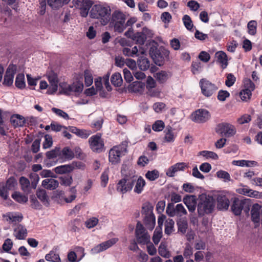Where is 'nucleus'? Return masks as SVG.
I'll use <instances>...</instances> for the list:
<instances>
[{
  "label": "nucleus",
  "instance_id": "obj_31",
  "mask_svg": "<svg viewBox=\"0 0 262 262\" xmlns=\"http://www.w3.org/2000/svg\"><path fill=\"white\" fill-rule=\"evenodd\" d=\"M159 254L163 257L168 258L171 256L170 251L167 249V245L165 242H161L159 248Z\"/></svg>",
  "mask_w": 262,
  "mask_h": 262
},
{
  "label": "nucleus",
  "instance_id": "obj_33",
  "mask_svg": "<svg viewBox=\"0 0 262 262\" xmlns=\"http://www.w3.org/2000/svg\"><path fill=\"white\" fill-rule=\"evenodd\" d=\"M177 224L178 225V231L184 234L186 232L187 229L188 224L187 221L183 217L180 218L177 221Z\"/></svg>",
  "mask_w": 262,
  "mask_h": 262
},
{
  "label": "nucleus",
  "instance_id": "obj_52",
  "mask_svg": "<svg viewBox=\"0 0 262 262\" xmlns=\"http://www.w3.org/2000/svg\"><path fill=\"white\" fill-rule=\"evenodd\" d=\"M216 175L217 178L223 179L225 182L230 181V174L226 171L219 170L216 172Z\"/></svg>",
  "mask_w": 262,
  "mask_h": 262
},
{
  "label": "nucleus",
  "instance_id": "obj_25",
  "mask_svg": "<svg viewBox=\"0 0 262 262\" xmlns=\"http://www.w3.org/2000/svg\"><path fill=\"white\" fill-rule=\"evenodd\" d=\"M73 170V165L65 164L56 167L54 169V172L57 174H63L69 173Z\"/></svg>",
  "mask_w": 262,
  "mask_h": 262
},
{
  "label": "nucleus",
  "instance_id": "obj_22",
  "mask_svg": "<svg viewBox=\"0 0 262 262\" xmlns=\"http://www.w3.org/2000/svg\"><path fill=\"white\" fill-rule=\"evenodd\" d=\"M47 159L45 160L44 163L48 167L52 166L51 164L48 163L50 159H54L58 157L60 159V147H56L54 149L49 151L46 154Z\"/></svg>",
  "mask_w": 262,
  "mask_h": 262
},
{
  "label": "nucleus",
  "instance_id": "obj_40",
  "mask_svg": "<svg viewBox=\"0 0 262 262\" xmlns=\"http://www.w3.org/2000/svg\"><path fill=\"white\" fill-rule=\"evenodd\" d=\"M174 225V222L173 220L170 219L166 220L165 223V233L170 235L173 231Z\"/></svg>",
  "mask_w": 262,
  "mask_h": 262
},
{
  "label": "nucleus",
  "instance_id": "obj_13",
  "mask_svg": "<svg viewBox=\"0 0 262 262\" xmlns=\"http://www.w3.org/2000/svg\"><path fill=\"white\" fill-rule=\"evenodd\" d=\"M191 117L193 121L198 123H202L209 120L210 114L207 110L199 109L191 114Z\"/></svg>",
  "mask_w": 262,
  "mask_h": 262
},
{
  "label": "nucleus",
  "instance_id": "obj_60",
  "mask_svg": "<svg viewBox=\"0 0 262 262\" xmlns=\"http://www.w3.org/2000/svg\"><path fill=\"white\" fill-rule=\"evenodd\" d=\"M162 231L161 230V229H158L157 228L156 229V230L154 231V235L152 237V240L154 243L157 245L158 244L161 237H162Z\"/></svg>",
  "mask_w": 262,
  "mask_h": 262
},
{
  "label": "nucleus",
  "instance_id": "obj_47",
  "mask_svg": "<svg viewBox=\"0 0 262 262\" xmlns=\"http://www.w3.org/2000/svg\"><path fill=\"white\" fill-rule=\"evenodd\" d=\"M85 84L86 86H90L93 82L92 73L89 70L84 71Z\"/></svg>",
  "mask_w": 262,
  "mask_h": 262
},
{
  "label": "nucleus",
  "instance_id": "obj_18",
  "mask_svg": "<svg viewBox=\"0 0 262 262\" xmlns=\"http://www.w3.org/2000/svg\"><path fill=\"white\" fill-rule=\"evenodd\" d=\"M230 202L226 196L220 194L217 198V207L221 210H227L229 206Z\"/></svg>",
  "mask_w": 262,
  "mask_h": 262
},
{
  "label": "nucleus",
  "instance_id": "obj_7",
  "mask_svg": "<svg viewBox=\"0 0 262 262\" xmlns=\"http://www.w3.org/2000/svg\"><path fill=\"white\" fill-rule=\"evenodd\" d=\"M215 130L217 134L227 138L233 136L236 133L235 126L227 122L219 123L217 125Z\"/></svg>",
  "mask_w": 262,
  "mask_h": 262
},
{
  "label": "nucleus",
  "instance_id": "obj_62",
  "mask_svg": "<svg viewBox=\"0 0 262 262\" xmlns=\"http://www.w3.org/2000/svg\"><path fill=\"white\" fill-rule=\"evenodd\" d=\"M239 96L243 101H247L250 98L251 92L249 90L244 89L240 92Z\"/></svg>",
  "mask_w": 262,
  "mask_h": 262
},
{
  "label": "nucleus",
  "instance_id": "obj_16",
  "mask_svg": "<svg viewBox=\"0 0 262 262\" xmlns=\"http://www.w3.org/2000/svg\"><path fill=\"white\" fill-rule=\"evenodd\" d=\"M47 77L50 84L48 93L49 94H52L57 91L58 83L57 75L54 72H50L47 74Z\"/></svg>",
  "mask_w": 262,
  "mask_h": 262
},
{
  "label": "nucleus",
  "instance_id": "obj_55",
  "mask_svg": "<svg viewBox=\"0 0 262 262\" xmlns=\"http://www.w3.org/2000/svg\"><path fill=\"white\" fill-rule=\"evenodd\" d=\"M165 127V124L162 120L156 121L152 125V129L155 132H160Z\"/></svg>",
  "mask_w": 262,
  "mask_h": 262
},
{
  "label": "nucleus",
  "instance_id": "obj_45",
  "mask_svg": "<svg viewBox=\"0 0 262 262\" xmlns=\"http://www.w3.org/2000/svg\"><path fill=\"white\" fill-rule=\"evenodd\" d=\"M182 20L185 27L188 30L191 31L193 27V24L190 17L186 14L182 18Z\"/></svg>",
  "mask_w": 262,
  "mask_h": 262
},
{
  "label": "nucleus",
  "instance_id": "obj_63",
  "mask_svg": "<svg viewBox=\"0 0 262 262\" xmlns=\"http://www.w3.org/2000/svg\"><path fill=\"white\" fill-rule=\"evenodd\" d=\"M251 213L252 221L254 223H258L260 220L259 211L253 207L251 210Z\"/></svg>",
  "mask_w": 262,
  "mask_h": 262
},
{
  "label": "nucleus",
  "instance_id": "obj_10",
  "mask_svg": "<svg viewBox=\"0 0 262 262\" xmlns=\"http://www.w3.org/2000/svg\"><path fill=\"white\" fill-rule=\"evenodd\" d=\"M91 149L95 152H100L104 148V142L100 134L92 136L89 139Z\"/></svg>",
  "mask_w": 262,
  "mask_h": 262
},
{
  "label": "nucleus",
  "instance_id": "obj_17",
  "mask_svg": "<svg viewBox=\"0 0 262 262\" xmlns=\"http://www.w3.org/2000/svg\"><path fill=\"white\" fill-rule=\"evenodd\" d=\"M187 166V164L184 162L177 163L169 167L167 169L166 174L167 176L170 177H174L178 171L184 170Z\"/></svg>",
  "mask_w": 262,
  "mask_h": 262
},
{
  "label": "nucleus",
  "instance_id": "obj_38",
  "mask_svg": "<svg viewBox=\"0 0 262 262\" xmlns=\"http://www.w3.org/2000/svg\"><path fill=\"white\" fill-rule=\"evenodd\" d=\"M138 65L141 70L146 71L150 67V62L149 60L144 57H141L137 61Z\"/></svg>",
  "mask_w": 262,
  "mask_h": 262
},
{
  "label": "nucleus",
  "instance_id": "obj_30",
  "mask_svg": "<svg viewBox=\"0 0 262 262\" xmlns=\"http://www.w3.org/2000/svg\"><path fill=\"white\" fill-rule=\"evenodd\" d=\"M10 122L14 127H16L23 126L25 124V120L21 115H14L11 117Z\"/></svg>",
  "mask_w": 262,
  "mask_h": 262
},
{
  "label": "nucleus",
  "instance_id": "obj_51",
  "mask_svg": "<svg viewBox=\"0 0 262 262\" xmlns=\"http://www.w3.org/2000/svg\"><path fill=\"white\" fill-rule=\"evenodd\" d=\"M51 110L56 115L63 118L65 120H69L70 119L68 114L60 109L53 107L52 108Z\"/></svg>",
  "mask_w": 262,
  "mask_h": 262
},
{
  "label": "nucleus",
  "instance_id": "obj_37",
  "mask_svg": "<svg viewBox=\"0 0 262 262\" xmlns=\"http://www.w3.org/2000/svg\"><path fill=\"white\" fill-rule=\"evenodd\" d=\"M15 86L20 89H24L26 86L25 75L24 74H18L15 79Z\"/></svg>",
  "mask_w": 262,
  "mask_h": 262
},
{
  "label": "nucleus",
  "instance_id": "obj_35",
  "mask_svg": "<svg viewBox=\"0 0 262 262\" xmlns=\"http://www.w3.org/2000/svg\"><path fill=\"white\" fill-rule=\"evenodd\" d=\"M60 184L65 187L70 186L73 182L72 176L70 174L64 175L59 177Z\"/></svg>",
  "mask_w": 262,
  "mask_h": 262
},
{
  "label": "nucleus",
  "instance_id": "obj_2",
  "mask_svg": "<svg viewBox=\"0 0 262 262\" xmlns=\"http://www.w3.org/2000/svg\"><path fill=\"white\" fill-rule=\"evenodd\" d=\"M137 176L135 171H131L129 174L125 175L117 184L116 190L118 192L125 194L130 191L136 181Z\"/></svg>",
  "mask_w": 262,
  "mask_h": 262
},
{
  "label": "nucleus",
  "instance_id": "obj_61",
  "mask_svg": "<svg viewBox=\"0 0 262 262\" xmlns=\"http://www.w3.org/2000/svg\"><path fill=\"white\" fill-rule=\"evenodd\" d=\"M230 93L224 90H220L217 94V99L220 101H225L227 98L229 97Z\"/></svg>",
  "mask_w": 262,
  "mask_h": 262
},
{
  "label": "nucleus",
  "instance_id": "obj_57",
  "mask_svg": "<svg viewBox=\"0 0 262 262\" xmlns=\"http://www.w3.org/2000/svg\"><path fill=\"white\" fill-rule=\"evenodd\" d=\"M243 82L245 90H249L250 92L254 90L255 85L250 79L245 78Z\"/></svg>",
  "mask_w": 262,
  "mask_h": 262
},
{
  "label": "nucleus",
  "instance_id": "obj_58",
  "mask_svg": "<svg viewBox=\"0 0 262 262\" xmlns=\"http://www.w3.org/2000/svg\"><path fill=\"white\" fill-rule=\"evenodd\" d=\"M238 192L242 194L246 195L250 197L254 196L258 192L256 191H252V190L247 188L239 189Z\"/></svg>",
  "mask_w": 262,
  "mask_h": 262
},
{
  "label": "nucleus",
  "instance_id": "obj_48",
  "mask_svg": "<svg viewBox=\"0 0 262 262\" xmlns=\"http://www.w3.org/2000/svg\"><path fill=\"white\" fill-rule=\"evenodd\" d=\"M199 155L205 157L206 159L210 158L213 160H216L219 158L216 153L211 151H201L199 152Z\"/></svg>",
  "mask_w": 262,
  "mask_h": 262
},
{
  "label": "nucleus",
  "instance_id": "obj_39",
  "mask_svg": "<svg viewBox=\"0 0 262 262\" xmlns=\"http://www.w3.org/2000/svg\"><path fill=\"white\" fill-rule=\"evenodd\" d=\"M36 195L39 200H40L45 205L49 204V198L45 190H38L37 191Z\"/></svg>",
  "mask_w": 262,
  "mask_h": 262
},
{
  "label": "nucleus",
  "instance_id": "obj_14",
  "mask_svg": "<svg viewBox=\"0 0 262 262\" xmlns=\"http://www.w3.org/2000/svg\"><path fill=\"white\" fill-rule=\"evenodd\" d=\"M249 205L248 199H239L234 198L231 207V211L235 215H239L243 209L246 206Z\"/></svg>",
  "mask_w": 262,
  "mask_h": 262
},
{
  "label": "nucleus",
  "instance_id": "obj_43",
  "mask_svg": "<svg viewBox=\"0 0 262 262\" xmlns=\"http://www.w3.org/2000/svg\"><path fill=\"white\" fill-rule=\"evenodd\" d=\"M111 81L112 83L115 86H119L121 85L122 82L121 74L119 73L113 74L111 77Z\"/></svg>",
  "mask_w": 262,
  "mask_h": 262
},
{
  "label": "nucleus",
  "instance_id": "obj_59",
  "mask_svg": "<svg viewBox=\"0 0 262 262\" xmlns=\"http://www.w3.org/2000/svg\"><path fill=\"white\" fill-rule=\"evenodd\" d=\"M13 242L10 238H7L2 246L3 250L6 252H9L13 246Z\"/></svg>",
  "mask_w": 262,
  "mask_h": 262
},
{
  "label": "nucleus",
  "instance_id": "obj_34",
  "mask_svg": "<svg viewBox=\"0 0 262 262\" xmlns=\"http://www.w3.org/2000/svg\"><path fill=\"white\" fill-rule=\"evenodd\" d=\"M74 157L73 151L68 147L60 150V159H72Z\"/></svg>",
  "mask_w": 262,
  "mask_h": 262
},
{
  "label": "nucleus",
  "instance_id": "obj_20",
  "mask_svg": "<svg viewBox=\"0 0 262 262\" xmlns=\"http://www.w3.org/2000/svg\"><path fill=\"white\" fill-rule=\"evenodd\" d=\"M14 235L18 239H24L27 236V230L25 226L18 225L14 229Z\"/></svg>",
  "mask_w": 262,
  "mask_h": 262
},
{
  "label": "nucleus",
  "instance_id": "obj_36",
  "mask_svg": "<svg viewBox=\"0 0 262 262\" xmlns=\"http://www.w3.org/2000/svg\"><path fill=\"white\" fill-rule=\"evenodd\" d=\"M14 74L13 72L7 71L4 76L3 84L6 86H10L13 82Z\"/></svg>",
  "mask_w": 262,
  "mask_h": 262
},
{
  "label": "nucleus",
  "instance_id": "obj_49",
  "mask_svg": "<svg viewBox=\"0 0 262 262\" xmlns=\"http://www.w3.org/2000/svg\"><path fill=\"white\" fill-rule=\"evenodd\" d=\"M193 254V248L189 243L185 244V248L183 251V256L185 258H189Z\"/></svg>",
  "mask_w": 262,
  "mask_h": 262
},
{
  "label": "nucleus",
  "instance_id": "obj_53",
  "mask_svg": "<svg viewBox=\"0 0 262 262\" xmlns=\"http://www.w3.org/2000/svg\"><path fill=\"white\" fill-rule=\"evenodd\" d=\"M257 23L255 20H251L248 24V29L249 33L254 35L256 32Z\"/></svg>",
  "mask_w": 262,
  "mask_h": 262
},
{
  "label": "nucleus",
  "instance_id": "obj_21",
  "mask_svg": "<svg viewBox=\"0 0 262 262\" xmlns=\"http://www.w3.org/2000/svg\"><path fill=\"white\" fill-rule=\"evenodd\" d=\"M41 185L45 188L53 190L58 187L59 182L53 178L46 179L42 181Z\"/></svg>",
  "mask_w": 262,
  "mask_h": 262
},
{
  "label": "nucleus",
  "instance_id": "obj_27",
  "mask_svg": "<svg viewBox=\"0 0 262 262\" xmlns=\"http://www.w3.org/2000/svg\"><path fill=\"white\" fill-rule=\"evenodd\" d=\"M217 61L221 64L223 69H225L228 65L227 56L223 51H219L215 53Z\"/></svg>",
  "mask_w": 262,
  "mask_h": 262
},
{
  "label": "nucleus",
  "instance_id": "obj_46",
  "mask_svg": "<svg viewBox=\"0 0 262 262\" xmlns=\"http://www.w3.org/2000/svg\"><path fill=\"white\" fill-rule=\"evenodd\" d=\"M146 39L145 34L142 32H137L134 35V40L141 45L144 44Z\"/></svg>",
  "mask_w": 262,
  "mask_h": 262
},
{
  "label": "nucleus",
  "instance_id": "obj_8",
  "mask_svg": "<svg viewBox=\"0 0 262 262\" xmlns=\"http://www.w3.org/2000/svg\"><path fill=\"white\" fill-rule=\"evenodd\" d=\"M166 212L168 216L170 217L177 216L180 218L187 213V210L182 204H178L174 207L172 203H168Z\"/></svg>",
  "mask_w": 262,
  "mask_h": 262
},
{
  "label": "nucleus",
  "instance_id": "obj_3",
  "mask_svg": "<svg viewBox=\"0 0 262 262\" xmlns=\"http://www.w3.org/2000/svg\"><path fill=\"white\" fill-rule=\"evenodd\" d=\"M214 207V202L212 196L202 194L199 196L198 212L199 216L212 212Z\"/></svg>",
  "mask_w": 262,
  "mask_h": 262
},
{
  "label": "nucleus",
  "instance_id": "obj_41",
  "mask_svg": "<svg viewBox=\"0 0 262 262\" xmlns=\"http://www.w3.org/2000/svg\"><path fill=\"white\" fill-rule=\"evenodd\" d=\"M19 183L21 189L25 192H28L30 190V185L29 180L24 177H21L19 179Z\"/></svg>",
  "mask_w": 262,
  "mask_h": 262
},
{
  "label": "nucleus",
  "instance_id": "obj_6",
  "mask_svg": "<svg viewBox=\"0 0 262 262\" xmlns=\"http://www.w3.org/2000/svg\"><path fill=\"white\" fill-rule=\"evenodd\" d=\"M59 86L61 89V93L69 95L72 93H81L83 89V83L80 81L74 82L72 84H68L66 83H60Z\"/></svg>",
  "mask_w": 262,
  "mask_h": 262
},
{
  "label": "nucleus",
  "instance_id": "obj_50",
  "mask_svg": "<svg viewBox=\"0 0 262 262\" xmlns=\"http://www.w3.org/2000/svg\"><path fill=\"white\" fill-rule=\"evenodd\" d=\"M159 176V172L157 170H153L151 171H148L145 174L146 179L150 181H155Z\"/></svg>",
  "mask_w": 262,
  "mask_h": 262
},
{
  "label": "nucleus",
  "instance_id": "obj_19",
  "mask_svg": "<svg viewBox=\"0 0 262 262\" xmlns=\"http://www.w3.org/2000/svg\"><path fill=\"white\" fill-rule=\"evenodd\" d=\"M183 202L190 212H193L196 208V201L194 195H187L183 199Z\"/></svg>",
  "mask_w": 262,
  "mask_h": 262
},
{
  "label": "nucleus",
  "instance_id": "obj_4",
  "mask_svg": "<svg viewBox=\"0 0 262 262\" xmlns=\"http://www.w3.org/2000/svg\"><path fill=\"white\" fill-rule=\"evenodd\" d=\"M127 16L125 13L118 10L113 12L109 22L115 31L121 33L125 29V22Z\"/></svg>",
  "mask_w": 262,
  "mask_h": 262
},
{
  "label": "nucleus",
  "instance_id": "obj_1",
  "mask_svg": "<svg viewBox=\"0 0 262 262\" xmlns=\"http://www.w3.org/2000/svg\"><path fill=\"white\" fill-rule=\"evenodd\" d=\"M111 13L110 7L95 5L90 11V16L98 19L102 25L105 26L110 21Z\"/></svg>",
  "mask_w": 262,
  "mask_h": 262
},
{
  "label": "nucleus",
  "instance_id": "obj_23",
  "mask_svg": "<svg viewBox=\"0 0 262 262\" xmlns=\"http://www.w3.org/2000/svg\"><path fill=\"white\" fill-rule=\"evenodd\" d=\"M4 217H5L6 220L9 223L20 222L23 218L21 213L15 212L8 213L5 215Z\"/></svg>",
  "mask_w": 262,
  "mask_h": 262
},
{
  "label": "nucleus",
  "instance_id": "obj_29",
  "mask_svg": "<svg viewBox=\"0 0 262 262\" xmlns=\"http://www.w3.org/2000/svg\"><path fill=\"white\" fill-rule=\"evenodd\" d=\"M171 76V74L169 72L164 71H161L157 72L154 77L160 83H163Z\"/></svg>",
  "mask_w": 262,
  "mask_h": 262
},
{
  "label": "nucleus",
  "instance_id": "obj_56",
  "mask_svg": "<svg viewBox=\"0 0 262 262\" xmlns=\"http://www.w3.org/2000/svg\"><path fill=\"white\" fill-rule=\"evenodd\" d=\"M53 144V139L51 136L49 135H46L45 136V141L42 144V147L44 149H47L51 147Z\"/></svg>",
  "mask_w": 262,
  "mask_h": 262
},
{
  "label": "nucleus",
  "instance_id": "obj_54",
  "mask_svg": "<svg viewBox=\"0 0 262 262\" xmlns=\"http://www.w3.org/2000/svg\"><path fill=\"white\" fill-rule=\"evenodd\" d=\"M80 224V220L78 219H75L72 221H71L69 223V227L70 228V230L73 232H77L79 230V226Z\"/></svg>",
  "mask_w": 262,
  "mask_h": 262
},
{
  "label": "nucleus",
  "instance_id": "obj_12",
  "mask_svg": "<svg viewBox=\"0 0 262 262\" xmlns=\"http://www.w3.org/2000/svg\"><path fill=\"white\" fill-rule=\"evenodd\" d=\"M75 6L80 10V15L82 17H85L90 13V8L93 7V3L90 0H73Z\"/></svg>",
  "mask_w": 262,
  "mask_h": 262
},
{
  "label": "nucleus",
  "instance_id": "obj_64",
  "mask_svg": "<svg viewBox=\"0 0 262 262\" xmlns=\"http://www.w3.org/2000/svg\"><path fill=\"white\" fill-rule=\"evenodd\" d=\"M108 172L109 170L108 168L106 169L101 176V185L103 187H105L108 180Z\"/></svg>",
  "mask_w": 262,
  "mask_h": 262
},
{
  "label": "nucleus",
  "instance_id": "obj_26",
  "mask_svg": "<svg viewBox=\"0 0 262 262\" xmlns=\"http://www.w3.org/2000/svg\"><path fill=\"white\" fill-rule=\"evenodd\" d=\"M145 84L140 81H134L128 87L129 91L134 93H142L144 90Z\"/></svg>",
  "mask_w": 262,
  "mask_h": 262
},
{
  "label": "nucleus",
  "instance_id": "obj_24",
  "mask_svg": "<svg viewBox=\"0 0 262 262\" xmlns=\"http://www.w3.org/2000/svg\"><path fill=\"white\" fill-rule=\"evenodd\" d=\"M165 136L164 138V142L171 143L174 142L176 135L173 133V129L170 126H167L164 132Z\"/></svg>",
  "mask_w": 262,
  "mask_h": 262
},
{
  "label": "nucleus",
  "instance_id": "obj_28",
  "mask_svg": "<svg viewBox=\"0 0 262 262\" xmlns=\"http://www.w3.org/2000/svg\"><path fill=\"white\" fill-rule=\"evenodd\" d=\"M135 183L136 184L134 189V192L137 194L141 193L146 185L145 181L141 176H139L137 177Z\"/></svg>",
  "mask_w": 262,
  "mask_h": 262
},
{
  "label": "nucleus",
  "instance_id": "obj_44",
  "mask_svg": "<svg viewBox=\"0 0 262 262\" xmlns=\"http://www.w3.org/2000/svg\"><path fill=\"white\" fill-rule=\"evenodd\" d=\"M45 258L47 260L52 262H60V258L58 254H56L53 251L46 254Z\"/></svg>",
  "mask_w": 262,
  "mask_h": 262
},
{
  "label": "nucleus",
  "instance_id": "obj_11",
  "mask_svg": "<svg viewBox=\"0 0 262 262\" xmlns=\"http://www.w3.org/2000/svg\"><path fill=\"white\" fill-rule=\"evenodd\" d=\"M200 85L202 94L207 97L212 96L217 89L214 84L206 79H201Z\"/></svg>",
  "mask_w": 262,
  "mask_h": 262
},
{
  "label": "nucleus",
  "instance_id": "obj_9",
  "mask_svg": "<svg viewBox=\"0 0 262 262\" xmlns=\"http://www.w3.org/2000/svg\"><path fill=\"white\" fill-rule=\"evenodd\" d=\"M135 234L139 244L145 245L150 243V236L143 225L139 222L137 224Z\"/></svg>",
  "mask_w": 262,
  "mask_h": 262
},
{
  "label": "nucleus",
  "instance_id": "obj_42",
  "mask_svg": "<svg viewBox=\"0 0 262 262\" xmlns=\"http://www.w3.org/2000/svg\"><path fill=\"white\" fill-rule=\"evenodd\" d=\"M12 198L19 203H25L28 201V197L19 192H15L12 195Z\"/></svg>",
  "mask_w": 262,
  "mask_h": 262
},
{
  "label": "nucleus",
  "instance_id": "obj_15",
  "mask_svg": "<svg viewBox=\"0 0 262 262\" xmlns=\"http://www.w3.org/2000/svg\"><path fill=\"white\" fill-rule=\"evenodd\" d=\"M118 240V238L114 237L102 242L93 248L91 252L92 254H97L105 251L117 243Z\"/></svg>",
  "mask_w": 262,
  "mask_h": 262
},
{
  "label": "nucleus",
  "instance_id": "obj_5",
  "mask_svg": "<svg viewBox=\"0 0 262 262\" xmlns=\"http://www.w3.org/2000/svg\"><path fill=\"white\" fill-rule=\"evenodd\" d=\"M126 148L122 145L114 146L108 154V160L112 164L115 165L120 162V158L124 155Z\"/></svg>",
  "mask_w": 262,
  "mask_h": 262
},
{
  "label": "nucleus",
  "instance_id": "obj_32",
  "mask_svg": "<svg viewBox=\"0 0 262 262\" xmlns=\"http://www.w3.org/2000/svg\"><path fill=\"white\" fill-rule=\"evenodd\" d=\"M70 0H47L48 4L53 9L61 7L64 4H67Z\"/></svg>",
  "mask_w": 262,
  "mask_h": 262
}]
</instances>
